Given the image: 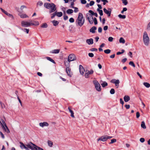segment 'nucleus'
Listing matches in <instances>:
<instances>
[{
  "instance_id": "obj_9",
  "label": "nucleus",
  "mask_w": 150,
  "mask_h": 150,
  "mask_svg": "<svg viewBox=\"0 0 150 150\" xmlns=\"http://www.w3.org/2000/svg\"><path fill=\"white\" fill-rule=\"evenodd\" d=\"M2 122H4V125L5 127L4 126V125L2 124V123H1V125H2V127L3 129L7 133H9L10 132V131L8 129L7 126L6 125V124L5 122L4 121V120L3 121H2Z\"/></svg>"
},
{
  "instance_id": "obj_45",
  "label": "nucleus",
  "mask_w": 150,
  "mask_h": 150,
  "mask_svg": "<svg viewBox=\"0 0 150 150\" xmlns=\"http://www.w3.org/2000/svg\"><path fill=\"white\" fill-rule=\"evenodd\" d=\"M93 21H94V23L95 25H96L97 24L98 22L96 18H94L93 19Z\"/></svg>"
},
{
  "instance_id": "obj_44",
  "label": "nucleus",
  "mask_w": 150,
  "mask_h": 150,
  "mask_svg": "<svg viewBox=\"0 0 150 150\" xmlns=\"http://www.w3.org/2000/svg\"><path fill=\"white\" fill-rule=\"evenodd\" d=\"M51 18L52 19L54 18V17L56 16V14L55 12L54 13L51 14Z\"/></svg>"
},
{
  "instance_id": "obj_62",
  "label": "nucleus",
  "mask_w": 150,
  "mask_h": 150,
  "mask_svg": "<svg viewBox=\"0 0 150 150\" xmlns=\"http://www.w3.org/2000/svg\"><path fill=\"white\" fill-rule=\"evenodd\" d=\"M120 103L122 104V105H123L124 102L122 98L120 99Z\"/></svg>"
},
{
  "instance_id": "obj_50",
  "label": "nucleus",
  "mask_w": 150,
  "mask_h": 150,
  "mask_svg": "<svg viewBox=\"0 0 150 150\" xmlns=\"http://www.w3.org/2000/svg\"><path fill=\"white\" fill-rule=\"evenodd\" d=\"M74 12L75 13H77L79 11L78 8L76 7H74Z\"/></svg>"
},
{
  "instance_id": "obj_29",
  "label": "nucleus",
  "mask_w": 150,
  "mask_h": 150,
  "mask_svg": "<svg viewBox=\"0 0 150 150\" xmlns=\"http://www.w3.org/2000/svg\"><path fill=\"white\" fill-rule=\"evenodd\" d=\"M143 85L146 88H149L150 87V84L147 82L143 83Z\"/></svg>"
},
{
  "instance_id": "obj_42",
  "label": "nucleus",
  "mask_w": 150,
  "mask_h": 150,
  "mask_svg": "<svg viewBox=\"0 0 150 150\" xmlns=\"http://www.w3.org/2000/svg\"><path fill=\"white\" fill-rule=\"evenodd\" d=\"M110 93L112 94H113L115 93V90L113 88H111L110 91Z\"/></svg>"
},
{
  "instance_id": "obj_41",
  "label": "nucleus",
  "mask_w": 150,
  "mask_h": 150,
  "mask_svg": "<svg viewBox=\"0 0 150 150\" xmlns=\"http://www.w3.org/2000/svg\"><path fill=\"white\" fill-rule=\"evenodd\" d=\"M124 52H125V50H121V52H118L116 54L117 55H119L120 54L123 53Z\"/></svg>"
},
{
  "instance_id": "obj_3",
  "label": "nucleus",
  "mask_w": 150,
  "mask_h": 150,
  "mask_svg": "<svg viewBox=\"0 0 150 150\" xmlns=\"http://www.w3.org/2000/svg\"><path fill=\"white\" fill-rule=\"evenodd\" d=\"M26 146H27V147H28L27 150H29V149L32 150H38V148L40 147L31 142H30L29 143L26 144Z\"/></svg>"
},
{
  "instance_id": "obj_51",
  "label": "nucleus",
  "mask_w": 150,
  "mask_h": 150,
  "mask_svg": "<svg viewBox=\"0 0 150 150\" xmlns=\"http://www.w3.org/2000/svg\"><path fill=\"white\" fill-rule=\"evenodd\" d=\"M139 140L140 142L142 143H143L145 141V139L143 138H141Z\"/></svg>"
},
{
  "instance_id": "obj_4",
  "label": "nucleus",
  "mask_w": 150,
  "mask_h": 150,
  "mask_svg": "<svg viewBox=\"0 0 150 150\" xmlns=\"http://www.w3.org/2000/svg\"><path fill=\"white\" fill-rule=\"evenodd\" d=\"M143 40L144 45L146 46H148L149 43V39L146 31L144 33Z\"/></svg>"
},
{
  "instance_id": "obj_20",
  "label": "nucleus",
  "mask_w": 150,
  "mask_h": 150,
  "mask_svg": "<svg viewBox=\"0 0 150 150\" xmlns=\"http://www.w3.org/2000/svg\"><path fill=\"white\" fill-rule=\"evenodd\" d=\"M96 27L93 26L90 29V32L93 33H94L95 32V30H96Z\"/></svg>"
},
{
  "instance_id": "obj_11",
  "label": "nucleus",
  "mask_w": 150,
  "mask_h": 150,
  "mask_svg": "<svg viewBox=\"0 0 150 150\" xmlns=\"http://www.w3.org/2000/svg\"><path fill=\"white\" fill-rule=\"evenodd\" d=\"M107 140V135H104L100 137L97 139L98 141H99L100 140L103 142H105Z\"/></svg>"
},
{
  "instance_id": "obj_39",
  "label": "nucleus",
  "mask_w": 150,
  "mask_h": 150,
  "mask_svg": "<svg viewBox=\"0 0 150 150\" xmlns=\"http://www.w3.org/2000/svg\"><path fill=\"white\" fill-rule=\"evenodd\" d=\"M69 62H64V64L65 66L67 67H70V64L69 63Z\"/></svg>"
},
{
  "instance_id": "obj_10",
  "label": "nucleus",
  "mask_w": 150,
  "mask_h": 150,
  "mask_svg": "<svg viewBox=\"0 0 150 150\" xmlns=\"http://www.w3.org/2000/svg\"><path fill=\"white\" fill-rule=\"evenodd\" d=\"M93 72V70H91L90 71H86L85 75V77L86 78H88L89 77V75L92 74Z\"/></svg>"
},
{
  "instance_id": "obj_13",
  "label": "nucleus",
  "mask_w": 150,
  "mask_h": 150,
  "mask_svg": "<svg viewBox=\"0 0 150 150\" xmlns=\"http://www.w3.org/2000/svg\"><path fill=\"white\" fill-rule=\"evenodd\" d=\"M66 70L68 75L70 77H71L72 74L71 72V69L70 67H66Z\"/></svg>"
},
{
  "instance_id": "obj_2",
  "label": "nucleus",
  "mask_w": 150,
  "mask_h": 150,
  "mask_svg": "<svg viewBox=\"0 0 150 150\" xmlns=\"http://www.w3.org/2000/svg\"><path fill=\"white\" fill-rule=\"evenodd\" d=\"M84 22L85 19L83 17V14L81 13H79L76 22L80 27H81L84 24Z\"/></svg>"
},
{
  "instance_id": "obj_27",
  "label": "nucleus",
  "mask_w": 150,
  "mask_h": 150,
  "mask_svg": "<svg viewBox=\"0 0 150 150\" xmlns=\"http://www.w3.org/2000/svg\"><path fill=\"white\" fill-rule=\"evenodd\" d=\"M141 127L144 129H145L146 128L145 123L144 121H142L141 124Z\"/></svg>"
},
{
  "instance_id": "obj_57",
  "label": "nucleus",
  "mask_w": 150,
  "mask_h": 150,
  "mask_svg": "<svg viewBox=\"0 0 150 150\" xmlns=\"http://www.w3.org/2000/svg\"><path fill=\"white\" fill-rule=\"evenodd\" d=\"M90 50L91 51H97L98 50L96 48H93L91 49H90Z\"/></svg>"
},
{
  "instance_id": "obj_31",
  "label": "nucleus",
  "mask_w": 150,
  "mask_h": 150,
  "mask_svg": "<svg viewBox=\"0 0 150 150\" xmlns=\"http://www.w3.org/2000/svg\"><path fill=\"white\" fill-rule=\"evenodd\" d=\"M101 85L102 87H105L106 86H108V83L105 81H104L102 83H101Z\"/></svg>"
},
{
  "instance_id": "obj_46",
  "label": "nucleus",
  "mask_w": 150,
  "mask_h": 150,
  "mask_svg": "<svg viewBox=\"0 0 150 150\" xmlns=\"http://www.w3.org/2000/svg\"><path fill=\"white\" fill-rule=\"evenodd\" d=\"M7 15V16H8L9 17H11V18L12 19H14V17H13V16L12 14H11L9 13H8Z\"/></svg>"
},
{
  "instance_id": "obj_49",
  "label": "nucleus",
  "mask_w": 150,
  "mask_h": 150,
  "mask_svg": "<svg viewBox=\"0 0 150 150\" xmlns=\"http://www.w3.org/2000/svg\"><path fill=\"white\" fill-rule=\"evenodd\" d=\"M101 1L103 2V4L104 5H105L106 3H108V1L107 0H101Z\"/></svg>"
},
{
  "instance_id": "obj_22",
  "label": "nucleus",
  "mask_w": 150,
  "mask_h": 150,
  "mask_svg": "<svg viewBox=\"0 0 150 150\" xmlns=\"http://www.w3.org/2000/svg\"><path fill=\"white\" fill-rule=\"evenodd\" d=\"M68 109L69 111V112L71 113V116L73 117H74V112L73 111L71 110V107H69L68 108Z\"/></svg>"
},
{
  "instance_id": "obj_8",
  "label": "nucleus",
  "mask_w": 150,
  "mask_h": 150,
  "mask_svg": "<svg viewBox=\"0 0 150 150\" xmlns=\"http://www.w3.org/2000/svg\"><path fill=\"white\" fill-rule=\"evenodd\" d=\"M110 82L113 83L115 84V86L117 88L119 87V84L120 83V81L118 79L116 80L115 79H112L110 81Z\"/></svg>"
},
{
  "instance_id": "obj_26",
  "label": "nucleus",
  "mask_w": 150,
  "mask_h": 150,
  "mask_svg": "<svg viewBox=\"0 0 150 150\" xmlns=\"http://www.w3.org/2000/svg\"><path fill=\"white\" fill-rule=\"evenodd\" d=\"M52 23H53V25L54 26H56L58 25L59 23V22L57 21L54 20L52 21Z\"/></svg>"
},
{
  "instance_id": "obj_60",
  "label": "nucleus",
  "mask_w": 150,
  "mask_h": 150,
  "mask_svg": "<svg viewBox=\"0 0 150 150\" xmlns=\"http://www.w3.org/2000/svg\"><path fill=\"white\" fill-rule=\"evenodd\" d=\"M94 2L93 1H91L90 2L89 4L90 6H92L94 5Z\"/></svg>"
},
{
  "instance_id": "obj_5",
  "label": "nucleus",
  "mask_w": 150,
  "mask_h": 150,
  "mask_svg": "<svg viewBox=\"0 0 150 150\" xmlns=\"http://www.w3.org/2000/svg\"><path fill=\"white\" fill-rule=\"evenodd\" d=\"M93 83L95 86L96 90L98 91H100L101 89L100 85L98 82L96 80H94L93 81Z\"/></svg>"
},
{
  "instance_id": "obj_38",
  "label": "nucleus",
  "mask_w": 150,
  "mask_h": 150,
  "mask_svg": "<svg viewBox=\"0 0 150 150\" xmlns=\"http://www.w3.org/2000/svg\"><path fill=\"white\" fill-rule=\"evenodd\" d=\"M111 50L109 49H107L104 50V52L106 54H109Z\"/></svg>"
},
{
  "instance_id": "obj_59",
  "label": "nucleus",
  "mask_w": 150,
  "mask_h": 150,
  "mask_svg": "<svg viewBox=\"0 0 150 150\" xmlns=\"http://www.w3.org/2000/svg\"><path fill=\"white\" fill-rule=\"evenodd\" d=\"M91 14V15L92 16V15H94V13L92 10H90L88 11Z\"/></svg>"
},
{
  "instance_id": "obj_56",
  "label": "nucleus",
  "mask_w": 150,
  "mask_h": 150,
  "mask_svg": "<svg viewBox=\"0 0 150 150\" xmlns=\"http://www.w3.org/2000/svg\"><path fill=\"white\" fill-rule=\"evenodd\" d=\"M24 31L26 32L27 33H28L29 32V29L25 28L24 29Z\"/></svg>"
},
{
  "instance_id": "obj_47",
  "label": "nucleus",
  "mask_w": 150,
  "mask_h": 150,
  "mask_svg": "<svg viewBox=\"0 0 150 150\" xmlns=\"http://www.w3.org/2000/svg\"><path fill=\"white\" fill-rule=\"evenodd\" d=\"M74 19L73 18H71L69 19V21L70 23H73L74 22Z\"/></svg>"
},
{
  "instance_id": "obj_61",
  "label": "nucleus",
  "mask_w": 150,
  "mask_h": 150,
  "mask_svg": "<svg viewBox=\"0 0 150 150\" xmlns=\"http://www.w3.org/2000/svg\"><path fill=\"white\" fill-rule=\"evenodd\" d=\"M68 18V17L66 15H64V19L65 20H67Z\"/></svg>"
},
{
  "instance_id": "obj_21",
  "label": "nucleus",
  "mask_w": 150,
  "mask_h": 150,
  "mask_svg": "<svg viewBox=\"0 0 150 150\" xmlns=\"http://www.w3.org/2000/svg\"><path fill=\"white\" fill-rule=\"evenodd\" d=\"M18 15L20 16L21 18H28V16L25 14L20 13L18 14Z\"/></svg>"
},
{
  "instance_id": "obj_55",
  "label": "nucleus",
  "mask_w": 150,
  "mask_h": 150,
  "mask_svg": "<svg viewBox=\"0 0 150 150\" xmlns=\"http://www.w3.org/2000/svg\"><path fill=\"white\" fill-rule=\"evenodd\" d=\"M102 28L101 27H99L98 28V32L101 33L102 31Z\"/></svg>"
},
{
  "instance_id": "obj_6",
  "label": "nucleus",
  "mask_w": 150,
  "mask_h": 150,
  "mask_svg": "<svg viewBox=\"0 0 150 150\" xmlns=\"http://www.w3.org/2000/svg\"><path fill=\"white\" fill-rule=\"evenodd\" d=\"M30 22L27 21H22L21 22V25L22 26L24 27H28L30 26L31 25H35V24L34 23H31L32 21H29Z\"/></svg>"
},
{
  "instance_id": "obj_53",
  "label": "nucleus",
  "mask_w": 150,
  "mask_h": 150,
  "mask_svg": "<svg viewBox=\"0 0 150 150\" xmlns=\"http://www.w3.org/2000/svg\"><path fill=\"white\" fill-rule=\"evenodd\" d=\"M38 4L40 6H41L43 5V3L42 1H40L38 2Z\"/></svg>"
},
{
  "instance_id": "obj_58",
  "label": "nucleus",
  "mask_w": 150,
  "mask_h": 150,
  "mask_svg": "<svg viewBox=\"0 0 150 150\" xmlns=\"http://www.w3.org/2000/svg\"><path fill=\"white\" fill-rule=\"evenodd\" d=\"M127 60V59L126 58H125L122 60L121 62L123 63H124Z\"/></svg>"
},
{
  "instance_id": "obj_33",
  "label": "nucleus",
  "mask_w": 150,
  "mask_h": 150,
  "mask_svg": "<svg viewBox=\"0 0 150 150\" xmlns=\"http://www.w3.org/2000/svg\"><path fill=\"white\" fill-rule=\"evenodd\" d=\"M47 143L48 144V145L49 146H50V147L52 146L53 145V143L51 141L48 140L47 142Z\"/></svg>"
},
{
  "instance_id": "obj_14",
  "label": "nucleus",
  "mask_w": 150,
  "mask_h": 150,
  "mask_svg": "<svg viewBox=\"0 0 150 150\" xmlns=\"http://www.w3.org/2000/svg\"><path fill=\"white\" fill-rule=\"evenodd\" d=\"M79 67L80 72L81 74L83 75L85 71L84 69L81 65H79Z\"/></svg>"
},
{
  "instance_id": "obj_52",
  "label": "nucleus",
  "mask_w": 150,
  "mask_h": 150,
  "mask_svg": "<svg viewBox=\"0 0 150 150\" xmlns=\"http://www.w3.org/2000/svg\"><path fill=\"white\" fill-rule=\"evenodd\" d=\"M81 3L83 4H85L86 3V0H81Z\"/></svg>"
},
{
  "instance_id": "obj_19",
  "label": "nucleus",
  "mask_w": 150,
  "mask_h": 150,
  "mask_svg": "<svg viewBox=\"0 0 150 150\" xmlns=\"http://www.w3.org/2000/svg\"><path fill=\"white\" fill-rule=\"evenodd\" d=\"M60 50L59 49H54L52 50V51L51 52L53 54H58Z\"/></svg>"
},
{
  "instance_id": "obj_7",
  "label": "nucleus",
  "mask_w": 150,
  "mask_h": 150,
  "mask_svg": "<svg viewBox=\"0 0 150 150\" xmlns=\"http://www.w3.org/2000/svg\"><path fill=\"white\" fill-rule=\"evenodd\" d=\"M86 17H87V19L88 20L89 23L91 24H92L93 23V18L91 14L88 13L86 14Z\"/></svg>"
},
{
  "instance_id": "obj_36",
  "label": "nucleus",
  "mask_w": 150,
  "mask_h": 150,
  "mask_svg": "<svg viewBox=\"0 0 150 150\" xmlns=\"http://www.w3.org/2000/svg\"><path fill=\"white\" fill-rule=\"evenodd\" d=\"M41 27L42 28H47V25L46 23H44L41 25Z\"/></svg>"
},
{
  "instance_id": "obj_1",
  "label": "nucleus",
  "mask_w": 150,
  "mask_h": 150,
  "mask_svg": "<svg viewBox=\"0 0 150 150\" xmlns=\"http://www.w3.org/2000/svg\"><path fill=\"white\" fill-rule=\"evenodd\" d=\"M44 6L47 9H50L49 11L50 13L55 11L57 10L56 6L53 3H45L44 4Z\"/></svg>"
},
{
  "instance_id": "obj_18",
  "label": "nucleus",
  "mask_w": 150,
  "mask_h": 150,
  "mask_svg": "<svg viewBox=\"0 0 150 150\" xmlns=\"http://www.w3.org/2000/svg\"><path fill=\"white\" fill-rule=\"evenodd\" d=\"M86 42L88 45L92 44L93 43V40L92 38L87 39L86 40Z\"/></svg>"
},
{
  "instance_id": "obj_64",
  "label": "nucleus",
  "mask_w": 150,
  "mask_h": 150,
  "mask_svg": "<svg viewBox=\"0 0 150 150\" xmlns=\"http://www.w3.org/2000/svg\"><path fill=\"white\" fill-rule=\"evenodd\" d=\"M74 2H72L71 3V7L72 8H74V7L73 6L74 5Z\"/></svg>"
},
{
  "instance_id": "obj_28",
  "label": "nucleus",
  "mask_w": 150,
  "mask_h": 150,
  "mask_svg": "<svg viewBox=\"0 0 150 150\" xmlns=\"http://www.w3.org/2000/svg\"><path fill=\"white\" fill-rule=\"evenodd\" d=\"M66 12L68 14H70L73 13V11L71 9H69Z\"/></svg>"
},
{
  "instance_id": "obj_15",
  "label": "nucleus",
  "mask_w": 150,
  "mask_h": 150,
  "mask_svg": "<svg viewBox=\"0 0 150 150\" xmlns=\"http://www.w3.org/2000/svg\"><path fill=\"white\" fill-rule=\"evenodd\" d=\"M40 126L43 127L45 126L47 127L49 126V124L47 122H40L39 123Z\"/></svg>"
},
{
  "instance_id": "obj_16",
  "label": "nucleus",
  "mask_w": 150,
  "mask_h": 150,
  "mask_svg": "<svg viewBox=\"0 0 150 150\" xmlns=\"http://www.w3.org/2000/svg\"><path fill=\"white\" fill-rule=\"evenodd\" d=\"M20 146L22 149H25L26 150H27L28 147L26 146V145H25L22 142H20Z\"/></svg>"
},
{
  "instance_id": "obj_63",
  "label": "nucleus",
  "mask_w": 150,
  "mask_h": 150,
  "mask_svg": "<svg viewBox=\"0 0 150 150\" xmlns=\"http://www.w3.org/2000/svg\"><path fill=\"white\" fill-rule=\"evenodd\" d=\"M125 106L127 109H129L130 108V105H126Z\"/></svg>"
},
{
  "instance_id": "obj_37",
  "label": "nucleus",
  "mask_w": 150,
  "mask_h": 150,
  "mask_svg": "<svg viewBox=\"0 0 150 150\" xmlns=\"http://www.w3.org/2000/svg\"><path fill=\"white\" fill-rule=\"evenodd\" d=\"M117 141V140L116 139H112L111 140V142L109 143V144H112L113 143H114L115 142Z\"/></svg>"
},
{
  "instance_id": "obj_32",
  "label": "nucleus",
  "mask_w": 150,
  "mask_h": 150,
  "mask_svg": "<svg viewBox=\"0 0 150 150\" xmlns=\"http://www.w3.org/2000/svg\"><path fill=\"white\" fill-rule=\"evenodd\" d=\"M119 42L120 43L124 44L125 42V41L123 38L121 37L120 38L119 40Z\"/></svg>"
},
{
  "instance_id": "obj_17",
  "label": "nucleus",
  "mask_w": 150,
  "mask_h": 150,
  "mask_svg": "<svg viewBox=\"0 0 150 150\" xmlns=\"http://www.w3.org/2000/svg\"><path fill=\"white\" fill-rule=\"evenodd\" d=\"M76 59V57H68V61L69 62Z\"/></svg>"
},
{
  "instance_id": "obj_25",
  "label": "nucleus",
  "mask_w": 150,
  "mask_h": 150,
  "mask_svg": "<svg viewBox=\"0 0 150 150\" xmlns=\"http://www.w3.org/2000/svg\"><path fill=\"white\" fill-rule=\"evenodd\" d=\"M56 16L58 17H61L62 16V13L61 12H57L55 11Z\"/></svg>"
},
{
  "instance_id": "obj_24",
  "label": "nucleus",
  "mask_w": 150,
  "mask_h": 150,
  "mask_svg": "<svg viewBox=\"0 0 150 150\" xmlns=\"http://www.w3.org/2000/svg\"><path fill=\"white\" fill-rule=\"evenodd\" d=\"M26 7L24 5H22L21 6L20 8V10H18V11L20 13H22L23 12V9L24 8H26Z\"/></svg>"
},
{
  "instance_id": "obj_43",
  "label": "nucleus",
  "mask_w": 150,
  "mask_h": 150,
  "mask_svg": "<svg viewBox=\"0 0 150 150\" xmlns=\"http://www.w3.org/2000/svg\"><path fill=\"white\" fill-rule=\"evenodd\" d=\"M122 3L125 5H127L128 4L127 0H122Z\"/></svg>"
},
{
  "instance_id": "obj_40",
  "label": "nucleus",
  "mask_w": 150,
  "mask_h": 150,
  "mask_svg": "<svg viewBox=\"0 0 150 150\" xmlns=\"http://www.w3.org/2000/svg\"><path fill=\"white\" fill-rule=\"evenodd\" d=\"M129 64L132 66L134 67H135V65L133 62L130 61L129 63Z\"/></svg>"
},
{
  "instance_id": "obj_23",
  "label": "nucleus",
  "mask_w": 150,
  "mask_h": 150,
  "mask_svg": "<svg viewBox=\"0 0 150 150\" xmlns=\"http://www.w3.org/2000/svg\"><path fill=\"white\" fill-rule=\"evenodd\" d=\"M124 99L125 102H127L129 100L130 98L129 96H125L124 97Z\"/></svg>"
},
{
  "instance_id": "obj_12",
  "label": "nucleus",
  "mask_w": 150,
  "mask_h": 150,
  "mask_svg": "<svg viewBox=\"0 0 150 150\" xmlns=\"http://www.w3.org/2000/svg\"><path fill=\"white\" fill-rule=\"evenodd\" d=\"M109 10L110 11L107 10L105 8H104L103 9L104 13L107 14L108 16L109 17L111 15V9H109Z\"/></svg>"
},
{
  "instance_id": "obj_34",
  "label": "nucleus",
  "mask_w": 150,
  "mask_h": 150,
  "mask_svg": "<svg viewBox=\"0 0 150 150\" xmlns=\"http://www.w3.org/2000/svg\"><path fill=\"white\" fill-rule=\"evenodd\" d=\"M118 16L120 18L122 19H125L126 18V16L125 15H122L121 14H119Z\"/></svg>"
},
{
  "instance_id": "obj_35",
  "label": "nucleus",
  "mask_w": 150,
  "mask_h": 150,
  "mask_svg": "<svg viewBox=\"0 0 150 150\" xmlns=\"http://www.w3.org/2000/svg\"><path fill=\"white\" fill-rule=\"evenodd\" d=\"M97 11L98 12L100 16L103 15V11L102 10H100L99 8H98Z\"/></svg>"
},
{
  "instance_id": "obj_30",
  "label": "nucleus",
  "mask_w": 150,
  "mask_h": 150,
  "mask_svg": "<svg viewBox=\"0 0 150 150\" xmlns=\"http://www.w3.org/2000/svg\"><path fill=\"white\" fill-rule=\"evenodd\" d=\"M46 58H47V59L48 60L50 61V62H52L54 64H55V62L54 61L53 59H52L50 58V57H47Z\"/></svg>"
},
{
  "instance_id": "obj_54",
  "label": "nucleus",
  "mask_w": 150,
  "mask_h": 150,
  "mask_svg": "<svg viewBox=\"0 0 150 150\" xmlns=\"http://www.w3.org/2000/svg\"><path fill=\"white\" fill-rule=\"evenodd\" d=\"M140 113H139V112H137L136 113V117L137 118H138L139 117H140Z\"/></svg>"
},
{
  "instance_id": "obj_48",
  "label": "nucleus",
  "mask_w": 150,
  "mask_h": 150,
  "mask_svg": "<svg viewBox=\"0 0 150 150\" xmlns=\"http://www.w3.org/2000/svg\"><path fill=\"white\" fill-rule=\"evenodd\" d=\"M113 38L111 37H109L108 38V40L109 42H112L113 40Z\"/></svg>"
}]
</instances>
